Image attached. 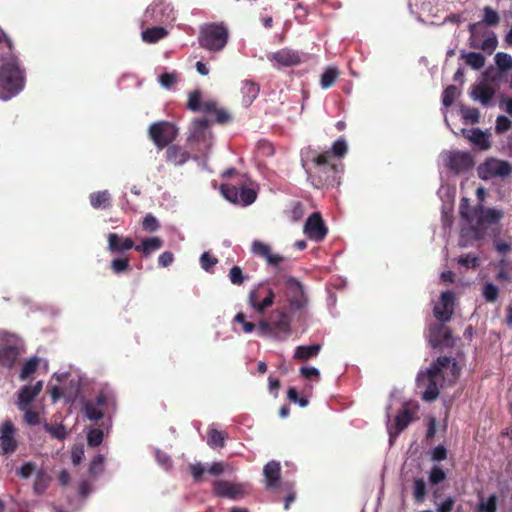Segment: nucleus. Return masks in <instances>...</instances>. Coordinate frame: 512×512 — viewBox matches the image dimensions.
<instances>
[{
    "label": "nucleus",
    "mask_w": 512,
    "mask_h": 512,
    "mask_svg": "<svg viewBox=\"0 0 512 512\" xmlns=\"http://www.w3.org/2000/svg\"><path fill=\"white\" fill-rule=\"evenodd\" d=\"M348 151L347 143L343 138L337 139L332 145V152H330L331 157L335 156L338 158H342L346 155Z\"/></svg>",
    "instance_id": "obj_50"
},
{
    "label": "nucleus",
    "mask_w": 512,
    "mask_h": 512,
    "mask_svg": "<svg viewBox=\"0 0 512 512\" xmlns=\"http://www.w3.org/2000/svg\"><path fill=\"white\" fill-rule=\"evenodd\" d=\"M339 76V71L336 67H328L321 75L320 85L323 89H328L334 85Z\"/></svg>",
    "instance_id": "obj_36"
},
{
    "label": "nucleus",
    "mask_w": 512,
    "mask_h": 512,
    "mask_svg": "<svg viewBox=\"0 0 512 512\" xmlns=\"http://www.w3.org/2000/svg\"><path fill=\"white\" fill-rule=\"evenodd\" d=\"M25 84L24 70L20 68L18 60L11 58L0 67V98L8 100L17 95Z\"/></svg>",
    "instance_id": "obj_2"
},
{
    "label": "nucleus",
    "mask_w": 512,
    "mask_h": 512,
    "mask_svg": "<svg viewBox=\"0 0 512 512\" xmlns=\"http://www.w3.org/2000/svg\"><path fill=\"white\" fill-rule=\"evenodd\" d=\"M257 198V193L252 188H242L239 192V203L244 206L252 204Z\"/></svg>",
    "instance_id": "obj_47"
},
{
    "label": "nucleus",
    "mask_w": 512,
    "mask_h": 512,
    "mask_svg": "<svg viewBox=\"0 0 512 512\" xmlns=\"http://www.w3.org/2000/svg\"><path fill=\"white\" fill-rule=\"evenodd\" d=\"M134 247V241L132 238H123L116 233H110L108 235V250L112 253H120Z\"/></svg>",
    "instance_id": "obj_23"
},
{
    "label": "nucleus",
    "mask_w": 512,
    "mask_h": 512,
    "mask_svg": "<svg viewBox=\"0 0 512 512\" xmlns=\"http://www.w3.org/2000/svg\"><path fill=\"white\" fill-rule=\"evenodd\" d=\"M190 158V154L178 145H169L166 150V159L175 166L185 164Z\"/></svg>",
    "instance_id": "obj_25"
},
{
    "label": "nucleus",
    "mask_w": 512,
    "mask_h": 512,
    "mask_svg": "<svg viewBox=\"0 0 512 512\" xmlns=\"http://www.w3.org/2000/svg\"><path fill=\"white\" fill-rule=\"evenodd\" d=\"M168 32L163 27H151L142 31V40L146 43H156L165 38Z\"/></svg>",
    "instance_id": "obj_33"
},
{
    "label": "nucleus",
    "mask_w": 512,
    "mask_h": 512,
    "mask_svg": "<svg viewBox=\"0 0 512 512\" xmlns=\"http://www.w3.org/2000/svg\"><path fill=\"white\" fill-rule=\"evenodd\" d=\"M428 384L422 393V399L426 402H433L439 396V388L436 379H427Z\"/></svg>",
    "instance_id": "obj_40"
},
{
    "label": "nucleus",
    "mask_w": 512,
    "mask_h": 512,
    "mask_svg": "<svg viewBox=\"0 0 512 512\" xmlns=\"http://www.w3.org/2000/svg\"><path fill=\"white\" fill-rule=\"evenodd\" d=\"M458 263L466 268H476L479 266V258L472 254H465L459 257Z\"/></svg>",
    "instance_id": "obj_57"
},
{
    "label": "nucleus",
    "mask_w": 512,
    "mask_h": 512,
    "mask_svg": "<svg viewBox=\"0 0 512 512\" xmlns=\"http://www.w3.org/2000/svg\"><path fill=\"white\" fill-rule=\"evenodd\" d=\"M24 411V421L30 425L35 426L40 423V415L37 411L29 409V407L26 408Z\"/></svg>",
    "instance_id": "obj_63"
},
{
    "label": "nucleus",
    "mask_w": 512,
    "mask_h": 512,
    "mask_svg": "<svg viewBox=\"0 0 512 512\" xmlns=\"http://www.w3.org/2000/svg\"><path fill=\"white\" fill-rule=\"evenodd\" d=\"M251 251L255 256L265 259L269 266H272L277 270L281 269L279 266L284 261V257L279 254L272 253L271 247L268 244L255 240L252 243Z\"/></svg>",
    "instance_id": "obj_15"
},
{
    "label": "nucleus",
    "mask_w": 512,
    "mask_h": 512,
    "mask_svg": "<svg viewBox=\"0 0 512 512\" xmlns=\"http://www.w3.org/2000/svg\"><path fill=\"white\" fill-rule=\"evenodd\" d=\"M302 166L306 169L312 185L321 189L338 184L339 166L331 159L330 151L318 152L308 148L303 153Z\"/></svg>",
    "instance_id": "obj_1"
},
{
    "label": "nucleus",
    "mask_w": 512,
    "mask_h": 512,
    "mask_svg": "<svg viewBox=\"0 0 512 512\" xmlns=\"http://www.w3.org/2000/svg\"><path fill=\"white\" fill-rule=\"evenodd\" d=\"M111 269L115 274L126 272L130 269V262L128 258H117L111 261Z\"/></svg>",
    "instance_id": "obj_51"
},
{
    "label": "nucleus",
    "mask_w": 512,
    "mask_h": 512,
    "mask_svg": "<svg viewBox=\"0 0 512 512\" xmlns=\"http://www.w3.org/2000/svg\"><path fill=\"white\" fill-rule=\"evenodd\" d=\"M460 94L459 89L455 85H449L442 93V103L445 107H450Z\"/></svg>",
    "instance_id": "obj_41"
},
{
    "label": "nucleus",
    "mask_w": 512,
    "mask_h": 512,
    "mask_svg": "<svg viewBox=\"0 0 512 512\" xmlns=\"http://www.w3.org/2000/svg\"><path fill=\"white\" fill-rule=\"evenodd\" d=\"M461 114L466 122H469L471 124H476L479 122L480 113L477 108L462 106Z\"/></svg>",
    "instance_id": "obj_45"
},
{
    "label": "nucleus",
    "mask_w": 512,
    "mask_h": 512,
    "mask_svg": "<svg viewBox=\"0 0 512 512\" xmlns=\"http://www.w3.org/2000/svg\"><path fill=\"white\" fill-rule=\"evenodd\" d=\"M271 61H275L279 66L291 67L301 62L300 54L297 51L284 48L269 56Z\"/></svg>",
    "instance_id": "obj_19"
},
{
    "label": "nucleus",
    "mask_w": 512,
    "mask_h": 512,
    "mask_svg": "<svg viewBox=\"0 0 512 512\" xmlns=\"http://www.w3.org/2000/svg\"><path fill=\"white\" fill-rule=\"evenodd\" d=\"M413 495L416 501H422L426 495V484L423 479L419 478L414 481Z\"/></svg>",
    "instance_id": "obj_58"
},
{
    "label": "nucleus",
    "mask_w": 512,
    "mask_h": 512,
    "mask_svg": "<svg viewBox=\"0 0 512 512\" xmlns=\"http://www.w3.org/2000/svg\"><path fill=\"white\" fill-rule=\"evenodd\" d=\"M36 470V465L32 462L23 464L17 472V475L23 479L29 478Z\"/></svg>",
    "instance_id": "obj_64"
},
{
    "label": "nucleus",
    "mask_w": 512,
    "mask_h": 512,
    "mask_svg": "<svg viewBox=\"0 0 512 512\" xmlns=\"http://www.w3.org/2000/svg\"><path fill=\"white\" fill-rule=\"evenodd\" d=\"M500 23V16L496 10H494L490 6H485L483 8V19L480 22L470 23L468 25V31L471 34V39L475 38L476 29L481 24H484L489 27H495Z\"/></svg>",
    "instance_id": "obj_20"
},
{
    "label": "nucleus",
    "mask_w": 512,
    "mask_h": 512,
    "mask_svg": "<svg viewBox=\"0 0 512 512\" xmlns=\"http://www.w3.org/2000/svg\"><path fill=\"white\" fill-rule=\"evenodd\" d=\"M322 346L320 344L313 345H300L297 346L294 352V359L299 361H307L313 357H316L321 351Z\"/></svg>",
    "instance_id": "obj_30"
},
{
    "label": "nucleus",
    "mask_w": 512,
    "mask_h": 512,
    "mask_svg": "<svg viewBox=\"0 0 512 512\" xmlns=\"http://www.w3.org/2000/svg\"><path fill=\"white\" fill-rule=\"evenodd\" d=\"M497 510V496L490 495L485 502H481L478 506L479 512H496Z\"/></svg>",
    "instance_id": "obj_53"
},
{
    "label": "nucleus",
    "mask_w": 512,
    "mask_h": 512,
    "mask_svg": "<svg viewBox=\"0 0 512 512\" xmlns=\"http://www.w3.org/2000/svg\"><path fill=\"white\" fill-rule=\"evenodd\" d=\"M475 207H470L469 200L467 198H462L459 206L460 215L463 219H465L468 223H474L477 218V212L473 211Z\"/></svg>",
    "instance_id": "obj_39"
},
{
    "label": "nucleus",
    "mask_w": 512,
    "mask_h": 512,
    "mask_svg": "<svg viewBox=\"0 0 512 512\" xmlns=\"http://www.w3.org/2000/svg\"><path fill=\"white\" fill-rule=\"evenodd\" d=\"M427 338L433 348L452 347L454 345L451 329L442 322L429 325Z\"/></svg>",
    "instance_id": "obj_9"
},
{
    "label": "nucleus",
    "mask_w": 512,
    "mask_h": 512,
    "mask_svg": "<svg viewBox=\"0 0 512 512\" xmlns=\"http://www.w3.org/2000/svg\"><path fill=\"white\" fill-rule=\"evenodd\" d=\"M263 475L267 488L277 487L281 476L280 463L275 460L269 461L263 468Z\"/></svg>",
    "instance_id": "obj_22"
},
{
    "label": "nucleus",
    "mask_w": 512,
    "mask_h": 512,
    "mask_svg": "<svg viewBox=\"0 0 512 512\" xmlns=\"http://www.w3.org/2000/svg\"><path fill=\"white\" fill-rule=\"evenodd\" d=\"M217 262V258L213 257L209 252H204L200 257L201 267L205 271L212 269L217 264Z\"/></svg>",
    "instance_id": "obj_61"
},
{
    "label": "nucleus",
    "mask_w": 512,
    "mask_h": 512,
    "mask_svg": "<svg viewBox=\"0 0 512 512\" xmlns=\"http://www.w3.org/2000/svg\"><path fill=\"white\" fill-rule=\"evenodd\" d=\"M499 289L492 283H486L483 287V296L487 302L493 303L497 300Z\"/></svg>",
    "instance_id": "obj_52"
},
{
    "label": "nucleus",
    "mask_w": 512,
    "mask_h": 512,
    "mask_svg": "<svg viewBox=\"0 0 512 512\" xmlns=\"http://www.w3.org/2000/svg\"><path fill=\"white\" fill-rule=\"evenodd\" d=\"M498 45L497 37L494 33H492L490 36H488L486 39L483 40L481 45H478L474 42V38H470V47L472 48H479L485 52L492 53Z\"/></svg>",
    "instance_id": "obj_38"
},
{
    "label": "nucleus",
    "mask_w": 512,
    "mask_h": 512,
    "mask_svg": "<svg viewBox=\"0 0 512 512\" xmlns=\"http://www.w3.org/2000/svg\"><path fill=\"white\" fill-rule=\"evenodd\" d=\"M229 278L234 285H241L245 280L242 269L239 266H233L230 269Z\"/></svg>",
    "instance_id": "obj_62"
},
{
    "label": "nucleus",
    "mask_w": 512,
    "mask_h": 512,
    "mask_svg": "<svg viewBox=\"0 0 512 512\" xmlns=\"http://www.w3.org/2000/svg\"><path fill=\"white\" fill-rule=\"evenodd\" d=\"M455 295L452 291L441 293L440 303L435 305L433 313L435 318L442 323L449 322L454 313Z\"/></svg>",
    "instance_id": "obj_13"
},
{
    "label": "nucleus",
    "mask_w": 512,
    "mask_h": 512,
    "mask_svg": "<svg viewBox=\"0 0 512 512\" xmlns=\"http://www.w3.org/2000/svg\"><path fill=\"white\" fill-rule=\"evenodd\" d=\"M446 478V473L444 470L439 466H433L430 473H429V482L432 485H437L444 481Z\"/></svg>",
    "instance_id": "obj_54"
},
{
    "label": "nucleus",
    "mask_w": 512,
    "mask_h": 512,
    "mask_svg": "<svg viewBox=\"0 0 512 512\" xmlns=\"http://www.w3.org/2000/svg\"><path fill=\"white\" fill-rule=\"evenodd\" d=\"M48 480H49V477L47 476V474L44 471H42V470L37 471L36 479H35V483H34V489L38 493H42L48 485Z\"/></svg>",
    "instance_id": "obj_55"
},
{
    "label": "nucleus",
    "mask_w": 512,
    "mask_h": 512,
    "mask_svg": "<svg viewBox=\"0 0 512 512\" xmlns=\"http://www.w3.org/2000/svg\"><path fill=\"white\" fill-rule=\"evenodd\" d=\"M275 284L284 286V294L291 313H296L306 308L308 298L299 280L289 275H280L276 278Z\"/></svg>",
    "instance_id": "obj_4"
},
{
    "label": "nucleus",
    "mask_w": 512,
    "mask_h": 512,
    "mask_svg": "<svg viewBox=\"0 0 512 512\" xmlns=\"http://www.w3.org/2000/svg\"><path fill=\"white\" fill-rule=\"evenodd\" d=\"M85 416L91 421H99L103 418L104 412L93 401L85 402L83 406Z\"/></svg>",
    "instance_id": "obj_37"
},
{
    "label": "nucleus",
    "mask_w": 512,
    "mask_h": 512,
    "mask_svg": "<svg viewBox=\"0 0 512 512\" xmlns=\"http://www.w3.org/2000/svg\"><path fill=\"white\" fill-rule=\"evenodd\" d=\"M229 31L227 26L221 22L205 23L199 29V46L210 52H220L227 45Z\"/></svg>",
    "instance_id": "obj_3"
},
{
    "label": "nucleus",
    "mask_w": 512,
    "mask_h": 512,
    "mask_svg": "<svg viewBox=\"0 0 512 512\" xmlns=\"http://www.w3.org/2000/svg\"><path fill=\"white\" fill-rule=\"evenodd\" d=\"M260 87L257 83L245 80L241 85L242 103L249 106L257 98Z\"/></svg>",
    "instance_id": "obj_27"
},
{
    "label": "nucleus",
    "mask_w": 512,
    "mask_h": 512,
    "mask_svg": "<svg viewBox=\"0 0 512 512\" xmlns=\"http://www.w3.org/2000/svg\"><path fill=\"white\" fill-rule=\"evenodd\" d=\"M304 233L309 239L316 242H321L325 239L328 229L319 212H314L307 218L304 225Z\"/></svg>",
    "instance_id": "obj_12"
},
{
    "label": "nucleus",
    "mask_w": 512,
    "mask_h": 512,
    "mask_svg": "<svg viewBox=\"0 0 512 512\" xmlns=\"http://www.w3.org/2000/svg\"><path fill=\"white\" fill-rule=\"evenodd\" d=\"M162 246L163 241L159 237H151L144 239L142 243L140 245H136L134 249L144 257H148L153 252L159 250Z\"/></svg>",
    "instance_id": "obj_28"
},
{
    "label": "nucleus",
    "mask_w": 512,
    "mask_h": 512,
    "mask_svg": "<svg viewBox=\"0 0 512 512\" xmlns=\"http://www.w3.org/2000/svg\"><path fill=\"white\" fill-rule=\"evenodd\" d=\"M201 93L199 90H194L189 93L187 108L191 111H200L202 107Z\"/></svg>",
    "instance_id": "obj_48"
},
{
    "label": "nucleus",
    "mask_w": 512,
    "mask_h": 512,
    "mask_svg": "<svg viewBox=\"0 0 512 512\" xmlns=\"http://www.w3.org/2000/svg\"><path fill=\"white\" fill-rule=\"evenodd\" d=\"M220 191L224 198L231 203H239V190L237 187L230 184H222Z\"/></svg>",
    "instance_id": "obj_42"
},
{
    "label": "nucleus",
    "mask_w": 512,
    "mask_h": 512,
    "mask_svg": "<svg viewBox=\"0 0 512 512\" xmlns=\"http://www.w3.org/2000/svg\"><path fill=\"white\" fill-rule=\"evenodd\" d=\"M18 448L16 428L11 420H6L0 427V454L9 456Z\"/></svg>",
    "instance_id": "obj_10"
},
{
    "label": "nucleus",
    "mask_w": 512,
    "mask_h": 512,
    "mask_svg": "<svg viewBox=\"0 0 512 512\" xmlns=\"http://www.w3.org/2000/svg\"><path fill=\"white\" fill-rule=\"evenodd\" d=\"M293 313L276 309L267 320L259 322L261 334H271L276 338H285L291 333V316Z\"/></svg>",
    "instance_id": "obj_5"
},
{
    "label": "nucleus",
    "mask_w": 512,
    "mask_h": 512,
    "mask_svg": "<svg viewBox=\"0 0 512 512\" xmlns=\"http://www.w3.org/2000/svg\"><path fill=\"white\" fill-rule=\"evenodd\" d=\"M148 136L154 145L162 150L168 147L178 136V128L169 121L153 122L148 129Z\"/></svg>",
    "instance_id": "obj_6"
},
{
    "label": "nucleus",
    "mask_w": 512,
    "mask_h": 512,
    "mask_svg": "<svg viewBox=\"0 0 512 512\" xmlns=\"http://www.w3.org/2000/svg\"><path fill=\"white\" fill-rule=\"evenodd\" d=\"M21 354L20 348L16 343L7 341L0 345V366L12 368Z\"/></svg>",
    "instance_id": "obj_17"
},
{
    "label": "nucleus",
    "mask_w": 512,
    "mask_h": 512,
    "mask_svg": "<svg viewBox=\"0 0 512 512\" xmlns=\"http://www.w3.org/2000/svg\"><path fill=\"white\" fill-rule=\"evenodd\" d=\"M473 211L477 212V218L474 222L478 226H482L484 224H496L503 217L502 211L494 208L485 209L482 204L476 205Z\"/></svg>",
    "instance_id": "obj_18"
},
{
    "label": "nucleus",
    "mask_w": 512,
    "mask_h": 512,
    "mask_svg": "<svg viewBox=\"0 0 512 512\" xmlns=\"http://www.w3.org/2000/svg\"><path fill=\"white\" fill-rule=\"evenodd\" d=\"M495 95V90L486 83H480L474 86L471 96L475 100H479L482 105L487 106L490 104Z\"/></svg>",
    "instance_id": "obj_26"
},
{
    "label": "nucleus",
    "mask_w": 512,
    "mask_h": 512,
    "mask_svg": "<svg viewBox=\"0 0 512 512\" xmlns=\"http://www.w3.org/2000/svg\"><path fill=\"white\" fill-rule=\"evenodd\" d=\"M90 204L94 209H108L111 207V194L108 190L93 192L89 196Z\"/></svg>",
    "instance_id": "obj_29"
},
{
    "label": "nucleus",
    "mask_w": 512,
    "mask_h": 512,
    "mask_svg": "<svg viewBox=\"0 0 512 512\" xmlns=\"http://www.w3.org/2000/svg\"><path fill=\"white\" fill-rule=\"evenodd\" d=\"M470 135L468 136L469 140L480 146L483 149H487L489 147L488 140L485 137V134L478 128H474L470 131Z\"/></svg>",
    "instance_id": "obj_44"
},
{
    "label": "nucleus",
    "mask_w": 512,
    "mask_h": 512,
    "mask_svg": "<svg viewBox=\"0 0 512 512\" xmlns=\"http://www.w3.org/2000/svg\"><path fill=\"white\" fill-rule=\"evenodd\" d=\"M104 456L102 454L96 455L89 466V472L92 475H97L103 471V465H104Z\"/></svg>",
    "instance_id": "obj_56"
},
{
    "label": "nucleus",
    "mask_w": 512,
    "mask_h": 512,
    "mask_svg": "<svg viewBox=\"0 0 512 512\" xmlns=\"http://www.w3.org/2000/svg\"><path fill=\"white\" fill-rule=\"evenodd\" d=\"M415 411L409 407V403H405L402 409L395 416L396 434H400L408 425L414 421Z\"/></svg>",
    "instance_id": "obj_24"
},
{
    "label": "nucleus",
    "mask_w": 512,
    "mask_h": 512,
    "mask_svg": "<svg viewBox=\"0 0 512 512\" xmlns=\"http://www.w3.org/2000/svg\"><path fill=\"white\" fill-rule=\"evenodd\" d=\"M142 228L146 232H155L160 228V223L154 215L149 213L142 221Z\"/></svg>",
    "instance_id": "obj_49"
},
{
    "label": "nucleus",
    "mask_w": 512,
    "mask_h": 512,
    "mask_svg": "<svg viewBox=\"0 0 512 512\" xmlns=\"http://www.w3.org/2000/svg\"><path fill=\"white\" fill-rule=\"evenodd\" d=\"M40 365V358L37 356L31 357L26 360L21 368L19 379L21 381L29 380L37 371Z\"/></svg>",
    "instance_id": "obj_32"
},
{
    "label": "nucleus",
    "mask_w": 512,
    "mask_h": 512,
    "mask_svg": "<svg viewBox=\"0 0 512 512\" xmlns=\"http://www.w3.org/2000/svg\"><path fill=\"white\" fill-rule=\"evenodd\" d=\"M227 438L228 435L226 432L217 429H210L208 431L207 443L210 447L223 448L225 446V440Z\"/></svg>",
    "instance_id": "obj_35"
},
{
    "label": "nucleus",
    "mask_w": 512,
    "mask_h": 512,
    "mask_svg": "<svg viewBox=\"0 0 512 512\" xmlns=\"http://www.w3.org/2000/svg\"><path fill=\"white\" fill-rule=\"evenodd\" d=\"M213 493L217 497L235 500L243 497L244 487L242 484H236L224 480H217L213 483Z\"/></svg>",
    "instance_id": "obj_14"
},
{
    "label": "nucleus",
    "mask_w": 512,
    "mask_h": 512,
    "mask_svg": "<svg viewBox=\"0 0 512 512\" xmlns=\"http://www.w3.org/2000/svg\"><path fill=\"white\" fill-rule=\"evenodd\" d=\"M495 63L501 72L512 69V57L507 53L498 52L495 55Z\"/></svg>",
    "instance_id": "obj_43"
},
{
    "label": "nucleus",
    "mask_w": 512,
    "mask_h": 512,
    "mask_svg": "<svg viewBox=\"0 0 512 512\" xmlns=\"http://www.w3.org/2000/svg\"><path fill=\"white\" fill-rule=\"evenodd\" d=\"M287 398L294 403L299 404L300 407H306L309 403V401L304 398L300 397L296 388L290 387L287 391Z\"/></svg>",
    "instance_id": "obj_60"
},
{
    "label": "nucleus",
    "mask_w": 512,
    "mask_h": 512,
    "mask_svg": "<svg viewBox=\"0 0 512 512\" xmlns=\"http://www.w3.org/2000/svg\"><path fill=\"white\" fill-rule=\"evenodd\" d=\"M104 438V433L99 428L91 429L87 434V444L90 447H98Z\"/></svg>",
    "instance_id": "obj_46"
},
{
    "label": "nucleus",
    "mask_w": 512,
    "mask_h": 512,
    "mask_svg": "<svg viewBox=\"0 0 512 512\" xmlns=\"http://www.w3.org/2000/svg\"><path fill=\"white\" fill-rule=\"evenodd\" d=\"M43 381H37L33 386L25 385L18 391L17 406L19 410H26L32 401L40 394Z\"/></svg>",
    "instance_id": "obj_16"
},
{
    "label": "nucleus",
    "mask_w": 512,
    "mask_h": 512,
    "mask_svg": "<svg viewBox=\"0 0 512 512\" xmlns=\"http://www.w3.org/2000/svg\"><path fill=\"white\" fill-rule=\"evenodd\" d=\"M275 293L267 284L261 283L250 291L248 303L252 309L259 314H263L274 303Z\"/></svg>",
    "instance_id": "obj_7"
},
{
    "label": "nucleus",
    "mask_w": 512,
    "mask_h": 512,
    "mask_svg": "<svg viewBox=\"0 0 512 512\" xmlns=\"http://www.w3.org/2000/svg\"><path fill=\"white\" fill-rule=\"evenodd\" d=\"M460 58L464 59L465 63L474 70H480L485 65V57L478 52H462Z\"/></svg>",
    "instance_id": "obj_34"
},
{
    "label": "nucleus",
    "mask_w": 512,
    "mask_h": 512,
    "mask_svg": "<svg viewBox=\"0 0 512 512\" xmlns=\"http://www.w3.org/2000/svg\"><path fill=\"white\" fill-rule=\"evenodd\" d=\"M511 126H512V121L508 117H506L504 115H500L496 119L495 131L498 134L504 133V132L508 131L511 128Z\"/></svg>",
    "instance_id": "obj_59"
},
{
    "label": "nucleus",
    "mask_w": 512,
    "mask_h": 512,
    "mask_svg": "<svg viewBox=\"0 0 512 512\" xmlns=\"http://www.w3.org/2000/svg\"><path fill=\"white\" fill-rule=\"evenodd\" d=\"M208 126L209 121L206 118H199L194 120L192 123V132L188 140L199 141L200 139H204L206 137Z\"/></svg>",
    "instance_id": "obj_31"
},
{
    "label": "nucleus",
    "mask_w": 512,
    "mask_h": 512,
    "mask_svg": "<svg viewBox=\"0 0 512 512\" xmlns=\"http://www.w3.org/2000/svg\"><path fill=\"white\" fill-rule=\"evenodd\" d=\"M448 166L456 173L469 170L473 166L471 156L465 152H453L449 156Z\"/></svg>",
    "instance_id": "obj_21"
},
{
    "label": "nucleus",
    "mask_w": 512,
    "mask_h": 512,
    "mask_svg": "<svg viewBox=\"0 0 512 512\" xmlns=\"http://www.w3.org/2000/svg\"><path fill=\"white\" fill-rule=\"evenodd\" d=\"M512 172V166L509 162L494 158L487 159L478 167L479 177L488 180L493 177H507Z\"/></svg>",
    "instance_id": "obj_8"
},
{
    "label": "nucleus",
    "mask_w": 512,
    "mask_h": 512,
    "mask_svg": "<svg viewBox=\"0 0 512 512\" xmlns=\"http://www.w3.org/2000/svg\"><path fill=\"white\" fill-rule=\"evenodd\" d=\"M443 369H449L454 378H457L460 374V368L454 358L449 356H440L437 360L431 363L424 376L427 379H437V377L441 375Z\"/></svg>",
    "instance_id": "obj_11"
}]
</instances>
